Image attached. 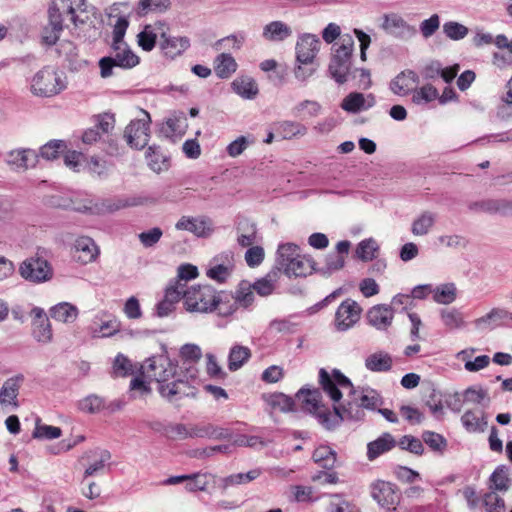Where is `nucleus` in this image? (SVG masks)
I'll return each instance as SVG.
<instances>
[{
	"label": "nucleus",
	"mask_w": 512,
	"mask_h": 512,
	"mask_svg": "<svg viewBox=\"0 0 512 512\" xmlns=\"http://www.w3.org/2000/svg\"><path fill=\"white\" fill-rule=\"evenodd\" d=\"M440 28V16L432 14L429 18L424 19L419 24V31L423 38L428 39L432 37Z\"/></svg>",
	"instance_id": "nucleus-64"
},
{
	"label": "nucleus",
	"mask_w": 512,
	"mask_h": 512,
	"mask_svg": "<svg viewBox=\"0 0 512 512\" xmlns=\"http://www.w3.org/2000/svg\"><path fill=\"white\" fill-rule=\"evenodd\" d=\"M457 289L454 283H446L433 289V300L436 303L448 305L455 301Z\"/></svg>",
	"instance_id": "nucleus-45"
},
{
	"label": "nucleus",
	"mask_w": 512,
	"mask_h": 512,
	"mask_svg": "<svg viewBox=\"0 0 512 512\" xmlns=\"http://www.w3.org/2000/svg\"><path fill=\"white\" fill-rule=\"evenodd\" d=\"M313 460L325 469H332L336 463V452L329 446H319L313 452Z\"/></svg>",
	"instance_id": "nucleus-48"
},
{
	"label": "nucleus",
	"mask_w": 512,
	"mask_h": 512,
	"mask_svg": "<svg viewBox=\"0 0 512 512\" xmlns=\"http://www.w3.org/2000/svg\"><path fill=\"white\" fill-rule=\"evenodd\" d=\"M218 301L219 294L210 285L192 286L184 293V305L190 312H211Z\"/></svg>",
	"instance_id": "nucleus-5"
},
{
	"label": "nucleus",
	"mask_w": 512,
	"mask_h": 512,
	"mask_svg": "<svg viewBox=\"0 0 512 512\" xmlns=\"http://www.w3.org/2000/svg\"><path fill=\"white\" fill-rule=\"evenodd\" d=\"M379 249L377 242L373 238L362 240L356 248V256L362 261H371L375 258Z\"/></svg>",
	"instance_id": "nucleus-55"
},
{
	"label": "nucleus",
	"mask_w": 512,
	"mask_h": 512,
	"mask_svg": "<svg viewBox=\"0 0 512 512\" xmlns=\"http://www.w3.org/2000/svg\"><path fill=\"white\" fill-rule=\"evenodd\" d=\"M78 314V308L69 302L58 303L50 309V316L62 323H73Z\"/></svg>",
	"instance_id": "nucleus-29"
},
{
	"label": "nucleus",
	"mask_w": 512,
	"mask_h": 512,
	"mask_svg": "<svg viewBox=\"0 0 512 512\" xmlns=\"http://www.w3.org/2000/svg\"><path fill=\"white\" fill-rule=\"evenodd\" d=\"M483 505L486 508V512H506L504 499L494 491L484 494Z\"/></svg>",
	"instance_id": "nucleus-61"
},
{
	"label": "nucleus",
	"mask_w": 512,
	"mask_h": 512,
	"mask_svg": "<svg viewBox=\"0 0 512 512\" xmlns=\"http://www.w3.org/2000/svg\"><path fill=\"white\" fill-rule=\"evenodd\" d=\"M437 242L446 248L464 249L468 245V240L459 234H445L437 238Z\"/></svg>",
	"instance_id": "nucleus-63"
},
{
	"label": "nucleus",
	"mask_w": 512,
	"mask_h": 512,
	"mask_svg": "<svg viewBox=\"0 0 512 512\" xmlns=\"http://www.w3.org/2000/svg\"><path fill=\"white\" fill-rule=\"evenodd\" d=\"M423 441L433 450L443 453L447 448V440L436 432L425 431L422 434Z\"/></svg>",
	"instance_id": "nucleus-60"
},
{
	"label": "nucleus",
	"mask_w": 512,
	"mask_h": 512,
	"mask_svg": "<svg viewBox=\"0 0 512 512\" xmlns=\"http://www.w3.org/2000/svg\"><path fill=\"white\" fill-rule=\"evenodd\" d=\"M381 27L388 34L397 38H405L415 32L414 27L396 13L385 14Z\"/></svg>",
	"instance_id": "nucleus-16"
},
{
	"label": "nucleus",
	"mask_w": 512,
	"mask_h": 512,
	"mask_svg": "<svg viewBox=\"0 0 512 512\" xmlns=\"http://www.w3.org/2000/svg\"><path fill=\"white\" fill-rule=\"evenodd\" d=\"M279 279L278 270L272 269L264 277L256 280L251 286L254 292L262 297L271 295L276 287V283Z\"/></svg>",
	"instance_id": "nucleus-37"
},
{
	"label": "nucleus",
	"mask_w": 512,
	"mask_h": 512,
	"mask_svg": "<svg viewBox=\"0 0 512 512\" xmlns=\"http://www.w3.org/2000/svg\"><path fill=\"white\" fill-rule=\"evenodd\" d=\"M320 46V39L314 34L305 33L299 36L295 47L297 62L299 64H312Z\"/></svg>",
	"instance_id": "nucleus-12"
},
{
	"label": "nucleus",
	"mask_w": 512,
	"mask_h": 512,
	"mask_svg": "<svg viewBox=\"0 0 512 512\" xmlns=\"http://www.w3.org/2000/svg\"><path fill=\"white\" fill-rule=\"evenodd\" d=\"M231 436L227 429L212 424H189V438L228 439Z\"/></svg>",
	"instance_id": "nucleus-22"
},
{
	"label": "nucleus",
	"mask_w": 512,
	"mask_h": 512,
	"mask_svg": "<svg viewBox=\"0 0 512 512\" xmlns=\"http://www.w3.org/2000/svg\"><path fill=\"white\" fill-rule=\"evenodd\" d=\"M357 398L362 408L374 410L383 403L381 395L370 387L362 388Z\"/></svg>",
	"instance_id": "nucleus-50"
},
{
	"label": "nucleus",
	"mask_w": 512,
	"mask_h": 512,
	"mask_svg": "<svg viewBox=\"0 0 512 512\" xmlns=\"http://www.w3.org/2000/svg\"><path fill=\"white\" fill-rule=\"evenodd\" d=\"M53 268L47 260L37 258L34 260V283H42L51 280Z\"/></svg>",
	"instance_id": "nucleus-57"
},
{
	"label": "nucleus",
	"mask_w": 512,
	"mask_h": 512,
	"mask_svg": "<svg viewBox=\"0 0 512 512\" xmlns=\"http://www.w3.org/2000/svg\"><path fill=\"white\" fill-rule=\"evenodd\" d=\"M61 435L62 430L59 427L42 424L39 418L35 420L34 438L52 440L59 438Z\"/></svg>",
	"instance_id": "nucleus-54"
},
{
	"label": "nucleus",
	"mask_w": 512,
	"mask_h": 512,
	"mask_svg": "<svg viewBox=\"0 0 512 512\" xmlns=\"http://www.w3.org/2000/svg\"><path fill=\"white\" fill-rule=\"evenodd\" d=\"M292 34L291 28L282 21H272L263 28L262 36L270 42H280Z\"/></svg>",
	"instance_id": "nucleus-26"
},
{
	"label": "nucleus",
	"mask_w": 512,
	"mask_h": 512,
	"mask_svg": "<svg viewBox=\"0 0 512 512\" xmlns=\"http://www.w3.org/2000/svg\"><path fill=\"white\" fill-rule=\"evenodd\" d=\"M275 130L283 139L304 136L307 133L306 126L299 122L289 120L277 122L275 124Z\"/></svg>",
	"instance_id": "nucleus-40"
},
{
	"label": "nucleus",
	"mask_w": 512,
	"mask_h": 512,
	"mask_svg": "<svg viewBox=\"0 0 512 512\" xmlns=\"http://www.w3.org/2000/svg\"><path fill=\"white\" fill-rule=\"evenodd\" d=\"M34 338L42 343L52 339L51 324L43 309L34 307Z\"/></svg>",
	"instance_id": "nucleus-24"
},
{
	"label": "nucleus",
	"mask_w": 512,
	"mask_h": 512,
	"mask_svg": "<svg viewBox=\"0 0 512 512\" xmlns=\"http://www.w3.org/2000/svg\"><path fill=\"white\" fill-rule=\"evenodd\" d=\"M112 56L103 57L99 61L100 75L102 78L110 77L114 67L131 69L139 63V57L130 49L127 43L123 45H111Z\"/></svg>",
	"instance_id": "nucleus-7"
},
{
	"label": "nucleus",
	"mask_w": 512,
	"mask_h": 512,
	"mask_svg": "<svg viewBox=\"0 0 512 512\" xmlns=\"http://www.w3.org/2000/svg\"><path fill=\"white\" fill-rule=\"evenodd\" d=\"M236 306H242L244 308H248L254 302V290L251 284L248 281H242L238 285L234 301Z\"/></svg>",
	"instance_id": "nucleus-47"
},
{
	"label": "nucleus",
	"mask_w": 512,
	"mask_h": 512,
	"mask_svg": "<svg viewBox=\"0 0 512 512\" xmlns=\"http://www.w3.org/2000/svg\"><path fill=\"white\" fill-rule=\"evenodd\" d=\"M437 215L431 211H423L419 214L411 225V232L415 236H425L436 223Z\"/></svg>",
	"instance_id": "nucleus-30"
},
{
	"label": "nucleus",
	"mask_w": 512,
	"mask_h": 512,
	"mask_svg": "<svg viewBox=\"0 0 512 512\" xmlns=\"http://www.w3.org/2000/svg\"><path fill=\"white\" fill-rule=\"evenodd\" d=\"M188 479L186 482V489L190 492L195 491H204L209 482L211 475L208 473H194L191 475H188Z\"/></svg>",
	"instance_id": "nucleus-59"
},
{
	"label": "nucleus",
	"mask_w": 512,
	"mask_h": 512,
	"mask_svg": "<svg viewBox=\"0 0 512 512\" xmlns=\"http://www.w3.org/2000/svg\"><path fill=\"white\" fill-rule=\"evenodd\" d=\"M490 482L492 483V489L500 492H506L510 487L508 468L505 465L498 466L491 474Z\"/></svg>",
	"instance_id": "nucleus-49"
},
{
	"label": "nucleus",
	"mask_w": 512,
	"mask_h": 512,
	"mask_svg": "<svg viewBox=\"0 0 512 512\" xmlns=\"http://www.w3.org/2000/svg\"><path fill=\"white\" fill-rule=\"evenodd\" d=\"M396 441L389 433H384L376 440L370 442L367 446V456L369 460H374L381 454L395 447Z\"/></svg>",
	"instance_id": "nucleus-28"
},
{
	"label": "nucleus",
	"mask_w": 512,
	"mask_h": 512,
	"mask_svg": "<svg viewBox=\"0 0 512 512\" xmlns=\"http://www.w3.org/2000/svg\"><path fill=\"white\" fill-rule=\"evenodd\" d=\"M251 357V351L248 347L242 345H234L230 349L228 356V368L230 371L240 369Z\"/></svg>",
	"instance_id": "nucleus-42"
},
{
	"label": "nucleus",
	"mask_w": 512,
	"mask_h": 512,
	"mask_svg": "<svg viewBox=\"0 0 512 512\" xmlns=\"http://www.w3.org/2000/svg\"><path fill=\"white\" fill-rule=\"evenodd\" d=\"M29 152L30 149H17L10 151L7 158V164L15 170H27Z\"/></svg>",
	"instance_id": "nucleus-58"
},
{
	"label": "nucleus",
	"mask_w": 512,
	"mask_h": 512,
	"mask_svg": "<svg viewBox=\"0 0 512 512\" xmlns=\"http://www.w3.org/2000/svg\"><path fill=\"white\" fill-rule=\"evenodd\" d=\"M142 374L159 383L158 391L168 401L187 395V383L177 377V364L165 355L152 356L141 366Z\"/></svg>",
	"instance_id": "nucleus-1"
},
{
	"label": "nucleus",
	"mask_w": 512,
	"mask_h": 512,
	"mask_svg": "<svg viewBox=\"0 0 512 512\" xmlns=\"http://www.w3.org/2000/svg\"><path fill=\"white\" fill-rule=\"evenodd\" d=\"M313 264L314 262L311 259L300 254L296 258L294 257L290 266L289 264H286V271L284 274L288 277H305L314 269Z\"/></svg>",
	"instance_id": "nucleus-34"
},
{
	"label": "nucleus",
	"mask_w": 512,
	"mask_h": 512,
	"mask_svg": "<svg viewBox=\"0 0 512 512\" xmlns=\"http://www.w3.org/2000/svg\"><path fill=\"white\" fill-rule=\"evenodd\" d=\"M297 397L302 402L303 409L314 414L326 429H333L339 424V410L334 408V412H330L320 405L321 392L318 389L302 388L298 391Z\"/></svg>",
	"instance_id": "nucleus-3"
},
{
	"label": "nucleus",
	"mask_w": 512,
	"mask_h": 512,
	"mask_svg": "<svg viewBox=\"0 0 512 512\" xmlns=\"http://www.w3.org/2000/svg\"><path fill=\"white\" fill-rule=\"evenodd\" d=\"M392 357L383 351L373 353L365 359V367L372 372H387L392 368Z\"/></svg>",
	"instance_id": "nucleus-35"
},
{
	"label": "nucleus",
	"mask_w": 512,
	"mask_h": 512,
	"mask_svg": "<svg viewBox=\"0 0 512 512\" xmlns=\"http://www.w3.org/2000/svg\"><path fill=\"white\" fill-rule=\"evenodd\" d=\"M36 86L34 90L41 96L51 97L59 94L66 86V77L62 72L52 67H46L36 75Z\"/></svg>",
	"instance_id": "nucleus-8"
},
{
	"label": "nucleus",
	"mask_w": 512,
	"mask_h": 512,
	"mask_svg": "<svg viewBox=\"0 0 512 512\" xmlns=\"http://www.w3.org/2000/svg\"><path fill=\"white\" fill-rule=\"evenodd\" d=\"M175 228L189 231L197 237H207L213 231L210 220L205 217L182 216L175 224Z\"/></svg>",
	"instance_id": "nucleus-15"
},
{
	"label": "nucleus",
	"mask_w": 512,
	"mask_h": 512,
	"mask_svg": "<svg viewBox=\"0 0 512 512\" xmlns=\"http://www.w3.org/2000/svg\"><path fill=\"white\" fill-rule=\"evenodd\" d=\"M300 255L299 247L292 243H286L279 245L277 250V259H276V267L274 270H278V274L280 272L286 271V264H291L294 260V257H298Z\"/></svg>",
	"instance_id": "nucleus-31"
},
{
	"label": "nucleus",
	"mask_w": 512,
	"mask_h": 512,
	"mask_svg": "<svg viewBox=\"0 0 512 512\" xmlns=\"http://www.w3.org/2000/svg\"><path fill=\"white\" fill-rule=\"evenodd\" d=\"M52 13L57 16L60 24L67 25V20L75 28L90 20V9L86 0H52L48 5L47 17H51Z\"/></svg>",
	"instance_id": "nucleus-2"
},
{
	"label": "nucleus",
	"mask_w": 512,
	"mask_h": 512,
	"mask_svg": "<svg viewBox=\"0 0 512 512\" xmlns=\"http://www.w3.org/2000/svg\"><path fill=\"white\" fill-rule=\"evenodd\" d=\"M261 475L260 469H253L248 471L247 473H237L229 475L223 478L222 483L224 488H228L230 486L240 485L249 483L255 479H257Z\"/></svg>",
	"instance_id": "nucleus-53"
},
{
	"label": "nucleus",
	"mask_w": 512,
	"mask_h": 512,
	"mask_svg": "<svg viewBox=\"0 0 512 512\" xmlns=\"http://www.w3.org/2000/svg\"><path fill=\"white\" fill-rule=\"evenodd\" d=\"M352 400L348 401L346 404L341 405L340 407H336L339 410V422L344 419L350 420H362L365 416L364 410L360 405V402L357 398V391H351Z\"/></svg>",
	"instance_id": "nucleus-27"
},
{
	"label": "nucleus",
	"mask_w": 512,
	"mask_h": 512,
	"mask_svg": "<svg viewBox=\"0 0 512 512\" xmlns=\"http://www.w3.org/2000/svg\"><path fill=\"white\" fill-rule=\"evenodd\" d=\"M231 87L236 94L245 99H253L258 94L256 82L248 76L237 77L231 83Z\"/></svg>",
	"instance_id": "nucleus-36"
},
{
	"label": "nucleus",
	"mask_w": 512,
	"mask_h": 512,
	"mask_svg": "<svg viewBox=\"0 0 512 512\" xmlns=\"http://www.w3.org/2000/svg\"><path fill=\"white\" fill-rule=\"evenodd\" d=\"M371 495L381 507L388 511H394L400 500V494L395 486L386 481L374 483L371 488Z\"/></svg>",
	"instance_id": "nucleus-11"
},
{
	"label": "nucleus",
	"mask_w": 512,
	"mask_h": 512,
	"mask_svg": "<svg viewBox=\"0 0 512 512\" xmlns=\"http://www.w3.org/2000/svg\"><path fill=\"white\" fill-rule=\"evenodd\" d=\"M511 320L512 312L504 308H493L487 314L477 318L474 324L477 328H493Z\"/></svg>",
	"instance_id": "nucleus-23"
},
{
	"label": "nucleus",
	"mask_w": 512,
	"mask_h": 512,
	"mask_svg": "<svg viewBox=\"0 0 512 512\" xmlns=\"http://www.w3.org/2000/svg\"><path fill=\"white\" fill-rule=\"evenodd\" d=\"M461 422L469 433H482L487 428L486 414L483 410H467L462 415Z\"/></svg>",
	"instance_id": "nucleus-25"
},
{
	"label": "nucleus",
	"mask_w": 512,
	"mask_h": 512,
	"mask_svg": "<svg viewBox=\"0 0 512 512\" xmlns=\"http://www.w3.org/2000/svg\"><path fill=\"white\" fill-rule=\"evenodd\" d=\"M234 57L228 53H221L214 59V71L221 79L229 78L237 70Z\"/></svg>",
	"instance_id": "nucleus-32"
},
{
	"label": "nucleus",
	"mask_w": 512,
	"mask_h": 512,
	"mask_svg": "<svg viewBox=\"0 0 512 512\" xmlns=\"http://www.w3.org/2000/svg\"><path fill=\"white\" fill-rule=\"evenodd\" d=\"M393 318V308L385 304L375 305L367 312L368 324L379 331L387 330L391 326Z\"/></svg>",
	"instance_id": "nucleus-14"
},
{
	"label": "nucleus",
	"mask_w": 512,
	"mask_h": 512,
	"mask_svg": "<svg viewBox=\"0 0 512 512\" xmlns=\"http://www.w3.org/2000/svg\"><path fill=\"white\" fill-rule=\"evenodd\" d=\"M319 382L322 389L330 396L333 401H339L342 397L338 387L352 388L351 381L343 375L339 370H334L333 374L330 375L325 369H320Z\"/></svg>",
	"instance_id": "nucleus-9"
},
{
	"label": "nucleus",
	"mask_w": 512,
	"mask_h": 512,
	"mask_svg": "<svg viewBox=\"0 0 512 512\" xmlns=\"http://www.w3.org/2000/svg\"><path fill=\"white\" fill-rule=\"evenodd\" d=\"M91 453L94 457V460L85 469L84 478L102 473L105 469L106 464L111 459V454L108 450L95 449Z\"/></svg>",
	"instance_id": "nucleus-39"
},
{
	"label": "nucleus",
	"mask_w": 512,
	"mask_h": 512,
	"mask_svg": "<svg viewBox=\"0 0 512 512\" xmlns=\"http://www.w3.org/2000/svg\"><path fill=\"white\" fill-rule=\"evenodd\" d=\"M375 103L376 99L373 94L364 95L359 92H352L342 100L341 108L346 112L355 114L373 107Z\"/></svg>",
	"instance_id": "nucleus-20"
},
{
	"label": "nucleus",
	"mask_w": 512,
	"mask_h": 512,
	"mask_svg": "<svg viewBox=\"0 0 512 512\" xmlns=\"http://www.w3.org/2000/svg\"><path fill=\"white\" fill-rule=\"evenodd\" d=\"M99 250L94 240L87 236H81L74 243V258L81 264L93 262L98 256Z\"/></svg>",
	"instance_id": "nucleus-18"
},
{
	"label": "nucleus",
	"mask_w": 512,
	"mask_h": 512,
	"mask_svg": "<svg viewBox=\"0 0 512 512\" xmlns=\"http://www.w3.org/2000/svg\"><path fill=\"white\" fill-rule=\"evenodd\" d=\"M267 403L272 407V409L278 410L281 412L290 411L294 405L292 398H290L282 393H275V394L270 395L267 398Z\"/></svg>",
	"instance_id": "nucleus-62"
},
{
	"label": "nucleus",
	"mask_w": 512,
	"mask_h": 512,
	"mask_svg": "<svg viewBox=\"0 0 512 512\" xmlns=\"http://www.w3.org/2000/svg\"><path fill=\"white\" fill-rule=\"evenodd\" d=\"M443 34L452 41H460L469 34V29L457 21H447L442 26Z\"/></svg>",
	"instance_id": "nucleus-52"
},
{
	"label": "nucleus",
	"mask_w": 512,
	"mask_h": 512,
	"mask_svg": "<svg viewBox=\"0 0 512 512\" xmlns=\"http://www.w3.org/2000/svg\"><path fill=\"white\" fill-rule=\"evenodd\" d=\"M322 105L315 100H303L292 108V113L300 119L315 118L322 113Z\"/></svg>",
	"instance_id": "nucleus-38"
},
{
	"label": "nucleus",
	"mask_w": 512,
	"mask_h": 512,
	"mask_svg": "<svg viewBox=\"0 0 512 512\" xmlns=\"http://www.w3.org/2000/svg\"><path fill=\"white\" fill-rule=\"evenodd\" d=\"M439 96L438 90L431 84H426L420 88H415L412 92V102L416 105H426Z\"/></svg>",
	"instance_id": "nucleus-46"
},
{
	"label": "nucleus",
	"mask_w": 512,
	"mask_h": 512,
	"mask_svg": "<svg viewBox=\"0 0 512 512\" xmlns=\"http://www.w3.org/2000/svg\"><path fill=\"white\" fill-rule=\"evenodd\" d=\"M160 47L167 58L175 59L190 47V40L186 36L162 35Z\"/></svg>",
	"instance_id": "nucleus-21"
},
{
	"label": "nucleus",
	"mask_w": 512,
	"mask_h": 512,
	"mask_svg": "<svg viewBox=\"0 0 512 512\" xmlns=\"http://www.w3.org/2000/svg\"><path fill=\"white\" fill-rule=\"evenodd\" d=\"M419 83V76L412 70L399 73L391 82V91L399 96H405L414 91Z\"/></svg>",
	"instance_id": "nucleus-19"
},
{
	"label": "nucleus",
	"mask_w": 512,
	"mask_h": 512,
	"mask_svg": "<svg viewBox=\"0 0 512 512\" xmlns=\"http://www.w3.org/2000/svg\"><path fill=\"white\" fill-rule=\"evenodd\" d=\"M65 27H68V25L60 24V22L57 21V16L52 13L51 17H47V23L40 31V45L46 48L56 45Z\"/></svg>",
	"instance_id": "nucleus-17"
},
{
	"label": "nucleus",
	"mask_w": 512,
	"mask_h": 512,
	"mask_svg": "<svg viewBox=\"0 0 512 512\" xmlns=\"http://www.w3.org/2000/svg\"><path fill=\"white\" fill-rule=\"evenodd\" d=\"M169 0H140L137 7V14L145 16L148 13L164 12L169 8Z\"/></svg>",
	"instance_id": "nucleus-51"
},
{
	"label": "nucleus",
	"mask_w": 512,
	"mask_h": 512,
	"mask_svg": "<svg viewBox=\"0 0 512 512\" xmlns=\"http://www.w3.org/2000/svg\"><path fill=\"white\" fill-rule=\"evenodd\" d=\"M146 161L148 166L154 171V172H161L168 169V159L166 156H164L160 148L158 146H149L146 154Z\"/></svg>",
	"instance_id": "nucleus-43"
},
{
	"label": "nucleus",
	"mask_w": 512,
	"mask_h": 512,
	"mask_svg": "<svg viewBox=\"0 0 512 512\" xmlns=\"http://www.w3.org/2000/svg\"><path fill=\"white\" fill-rule=\"evenodd\" d=\"M150 114L138 108L135 117L124 130V138L127 144L135 149H143L150 139Z\"/></svg>",
	"instance_id": "nucleus-6"
},
{
	"label": "nucleus",
	"mask_w": 512,
	"mask_h": 512,
	"mask_svg": "<svg viewBox=\"0 0 512 512\" xmlns=\"http://www.w3.org/2000/svg\"><path fill=\"white\" fill-rule=\"evenodd\" d=\"M115 116L112 113L104 112L93 117V123L96 130H99L101 135H106L112 132L115 127Z\"/></svg>",
	"instance_id": "nucleus-56"
},
{
	"label": "nucleus",
	"mask_w": 512,
	"mask_h": 512,
	"mask_svg": "<svg viewBox=\"0 0 512 512\" xmlns=\"http://www.w3.org/2000/svg\"><path fill=\"white\" fill-rule=\"evenodd\" d=\"M362 309L359 304L352 300L343 301L335 313V327L338 331H347L360 319Z\"/></svg>",
	"instance_id": "nucleus-10"
},
{
	"label": "nucleus",
	"mask_w": 512,
	"mask_h": 512,
	"mask_svg": "<svg viewBox=\"0 0 512 512\" xmlns=\"http://www.w3.org/2000/svg\"><path fill=\"white\" fill-rule=\"evenodd\" d=\"M440 318L443 325L449 330L462 329L466 326L462 312L456 308L442 309L440 311Z\"/></svg>",
	"instance_id": "nucleus-41"
},
{
	"label": "nucleus",
	"mask_w": 512,
	"mask_h": 512,
	"mask_svg": "<svg viewBox=\"0 0 512 512\" xmlns=\"http://www.w3.org/2000/svg\"><path fill=\"white\" fill-rule=\"evenodd\" d=\"M120 326L116 317L101 313L93 318L88 331L93 338L111 337L120 331Z\"/></svg>",
	"instance_id": "nucleus-13"
},
{
	"label": "nucleus",
	"mask_w": 512,
	"mask_h": 512,
	"mask_svg": "<svg viewBox=\"0 0 512 512\" xmlns=\"http://www.w3.org/2000/svg\"><path fill=\"white\" fill-rule=\"evenodd\" d=\"M353 51L354 40L352 36L349 34L342 35L340 45L335 49L329 64V72L338 84H343L348 80Z\"/></svg>",
	"instance_id": "nucleus-4"
},
{
	"label": "nucleus",
	"mask_w": 512,
	"mask_h": 512,
	"mask_svg": "<svg viewBox=\"0 0 512 512\" xmlns=\"http://www.w3.org/2000/svg\"><path fill=\"white\" fill-rule=\"evenodd\" d=\"M22 376H16L7 379L0 389V404L17 406L16 398L19 391V383Z\"/></svg>",
	"instance_id": "nucleus-33"
},
{
	"label": "nucleus",
	"mask_w": 512,
	"mask_h": 512,
	"mask_svg": "<svg viewBox=\"0 0 512 512\" xmlns=\"http://www.w3.org/2000/svg\"><path fill=\"white\" fill-rule=\"evenodd\" d=\"M482 212L489 214L512 215V201L506 199L483 200Z\"/></svg>",
	"instance_id": "nucleus-44"
}]
</instances>
